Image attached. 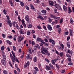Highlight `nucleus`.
<instances>
[{
    "mask_svg": "<svg viewBox=\"0 0 74 74\" xmlns=\"http://www.w3.org/2000/svg\"><path fill=\"white\" fill-rule=\"evenodd\" d=\"M5 60L4 59H3L1 60V63L3 65H5L6 64V62H5Z\"/></svg>",
    "mask_w": 74,
    "mask_h": 74,
    "instance_id": "nucleus-2",
    "label": "nucleus"
},
{
    "mask_svg": "<svg viewBox=\"0 0 74 74\" xmlns=\"http://www.w3.org/2000/svg\"><path fill=\"white\" fill-rule=\"evenodd\" d=\"M54 12L55 13H56V12H57V9H55L54 10Z\"/></svg>",
    "mask_w": 74,
    "mask_h": 74,
    "instance_id": "nucleus-64",
    "label": "nucleus"
},
{
    "mask_svg": "<svg viewBox=\"0 0 74 74\" xmlns=\"http://www.w3.org/2000/svg\"><path fill=\"white\" fill-rule=\"evenodd\" d=\"M25 20L26 21L28 22H29L30 20H29V17L28 15H27L25 17Z\"/></svg>",
    "mask_w": 74,
    "mask_h": 74,
    "instance_id": "nucleus-5",
    "label": "nucleus"
},
{
    "mask_svg": "<svg viewBox=\"0 0 74 74\" xmlns=\"http://www.w3.org/2000/svg\"><path fill=\"white\" fill-rule=\"evenodd\" d=\"M67 52L68 53H70L71 55H72V54H73V51H72V50L70 51V49H68L67 51Z\"/></svg>",
    "mask_w": 74,
    "mask_h": 74,
    "instance_id": "nucleus-10",
    "label": "nucleus"
},
{
    "mask_svg": "<svg viewBox=\"0 0 74 74\" xmlns=\"http://www.w3.org/2000/svg\"><path fill=\"white\" fill-rule=\"evenodd\" d=\"M42 13L43 14H45L47 12V11L45 10H42L41 11Z\"/></svg>",
    "mask_w": 74,
    "mask_h": 74,
    "instance_id": "nucleus-24",
    "label": "nucleus"
},
{
    "mask_svg": "<svg viewBox=\"0 0 74 74\" xmlns=\"http://www.w3.org/2000/svg\"><path fill=\"white\" fill-rule=\"evenodd\" d=\"M32 45H35V42H34V41H32Z\"/></svg>",
    "mask_w": 74,
    "mask_h": 74,
    "instance_id": "nucleus-48",
    "label": "nucleus"
},
{
    "mask_svg": "<svg viewBox=\"0 0 74 74\" xmlns=\"http://www.w3.org/2000/svg\"><path fill=\"white\" fill-rule=\"evenodd\" d=\"M68 13H71V9H70V8L69 7L68 8Z\"/></svg>",
    "mask_w": 74,
    "mask_h": 74,
    "instance_id": "nucleus-21",
    "label": "nucleus"
},
{
    "mask_svg": "<svg viewBox=\"0 0 74 74\" xmlns=\"http://www.w3.org/2000/svg\"><path fill=\"white\" fill-rule=\"evenodd\" d=\"M19 32L20 33V34H24V33L23 32V31L22 29H21L20 30Z\"/></svg>",
    "mask_w": 74,
    "mask_h": 74,
    "instance_id": "nucleus-22",
    "label": "nucleus"
},
{
    "mask_svg": "<svg viewBox=\"0 0 74 74\" xmlns=\"http://www.w3.org/2000/svg\"><path fill=\"white\" fill-rule=\"evenodd\" d=\"M20 3L21 6H24V5L25 4H24V3H23V2L22 1L20 2Z\"/></svg>",
    "mask_w": 74,
    "mask_h": 74,
    "instance_id": "nucleus-29",
    "label": "nucleus"
},
{
    "mask_svg": "<svg viewBox=\"0 0 74 74\" xmlns=\"http://www.w3.org/2000/svg\"><path fill=\"white\" fill-rule=\"evenodd\" d=\"M63 18L61 19L60 21V23H62L63 22Z\"/></svg>",
    "mask_w": 74,
    "mask_h": 74,
    "instance_id": "nucleus-42",
    "label": "nucleus"
},
{
    "mask_svg": "<svg viewBox=\"0 0 74 74\" xmlns=\"http://www.w3.org/2000/svg\"><path fill=\"white\" fill-rule=\"evenodd\" d=\"M49 67L51 68V69H54V67L53 66V65L51 64H49Z\"/></svg>",
    "mask_w": 74,
    "mask_h": 74,
    "instance_id": "nucleus-15",
    "label": "nucleus"
},
{
    "mask_svg": "<svg viewBox=\"0 0 74 74\" xmlns=\"http://www.w3.org/2000/svg\"><path fill=\"white\" fill-rule=\"evenodd\" d=\"M30 6L32 10H34V5H33L32 4L30 5Z\"/></svg>",
    "mask_w": 74,
    "mask_h": 74,
    "instance_id": "nucleus-26",
    "label": "nucleus"
},
{
    "mask_svg": "<svg viewBox=\"0 0 74 74\" xmlns=\"http://www.w3.org/2000/svg\"><path fill=\"white\" fill-rule=\"evenodd\" d=\"M34 69L36 71H39V70H38V68H37L36 67H34Z\"/></svg>",
    "mask_w": 74,
    "mask_h": 74,
    "instance_id": "nucleus-30",
    "label": "nucleus"
},
{
    "mask_svg": "<svg viewBox=\"0 0 74 74\" xmlns=\"http://www.w3.org/2000/svg\"><path fill=\"white\" fill-rule=\"evenodd\" d=\"M68 60L69 62H71V57L68 58Z\"/></svg>",
    "mask_w": 74,
    "mask_h": 74,
    "instance_id": "nucleus-63",
    "label": "nucleus"
},
{
    "mask_svg": "<svg viewBox=\"0 0 74 74\" xmlns=\"http://www.w3.org/2000/svg\"><path fill=\"white\" fill-rule=\"evenodd\" d=\"M44 44H45V45H46V46H48V44H47V43L45 42H44Z\"/></svg>",
    "mask_w": 74,
    "mask_h": 74,
    "instance_id": "nucleus-61",
    "label": "nucleus"
},
{
    "mask_svg": "<svg viewBox=\"0 0 74 74\" xmlns=\"http://www.w3.org/2000/svg\"><path fill=\"white\" fill-rule=\"evenodd\" d=\"M66 56L67 57H68L69 58H71V56H70V55L69 54H67L66 55Z\"/></svg>",
    "mask_w": 74,
    "mask_h": 74,
    "instance_id": "nucleus-57",
    "label": "nucleus"
},
{
    "mask_svg": "<svg viewBox=\"0 0 74 74\" xmlns=\"http://www.w3.org/2000/svg\"><path fill=\"white\" fill-rule=\"evenodd\" d=\"M64 33L65 34H66V35H68L69 34V32H65Z\"/></svg>",
    "mask_w": 74,
    "mask_h": 74,
    "instance_id": "nucleus-58",
    "label": "nucleus"
},
{
    "mask_svg": "<svg viewBox=\"0 0 74 74\" xmlns=\"http://www.w3.org/2000/svg\"><path fill=\"white\" fill-rule=\"evenodd\" d=\"M47 53V56H49L50 55V53H49V52L48 51L47 53Z\"/></svg>",
    "mask_w": 74,
    "mask_h": 74,
    "instance_id": "nucleus-46",
    "label": "nucleus"
},
{
    "mask_svg": "<svg viewBox=\"0 0 74 74\" xmlns=\"http://www.w3.org/2000/svg\"><path fill=\"white\" fill-rule=\"evenodd\" d=\"M25 8L26 10H27L28 11H29V7L27 5L25 6Z\"/></svg>",
    "mask_w": 74,
    "mask_h": 74,
    "instance_id": "nucleus-41",
    "label": "nucleus"
},
{
    "mask_svg": "<svg viewBox=\"0 0 74 74\" xmlns=\"http://www.w3.org/2000/svg\"><path fill=\"white\" fill-rule=\"evenodd\" d=\"M8 24L9 25L10 27H11L12 26V23L11 22V20H8L7 21Z\"/></svg>",
    "mask_w": 74,
    "mask_h": 74,
    "instance_id": "nucleus-4",
    "label": "nucleus"
},
{
    "mask_svg": "<svg viewBox=\"0 0 74 74\" xmlns=\"http://www.w3.org/2000/svg\"><path fill=\"white\" fill-rule=\"evenodd\" d=\"M22 36H18V41H19V42H21V41H22V40H23V37H22Z\"/></svg>",
    "mask_w": 74,
    "mask_h": 74,
    "instance_id": "nucleus-3",
    "label": "nucleus"
},
{
    "mask_svg": "<svg viewBox=\"0 0 74 74\" xmlns=\"http://www.w3.org/2000/svg\"><path fill=\"white\" fill-rule=\"evenodd\" d=\"M30 64V63L28 61L26 63V64L27 65V66H29V64Z\"/></svg>",
    "mask_w": 74,
    "mask_h": 74,
    "instance_id": "nucleus-50",
    "label": "nucleus"
},
{
    "mask_svg": "<svg viewBox=\"0 0 74 74\" xmlns=\"http://www.w3.org/2000/svg\"><path fill=\"white\" fill-rule=\"evenodd\" d=\"M15 24H16V22H15V21H14L13 22V23H12V25H13V26H14V27H15Z\"/></svg>",
    "mask_w": 74,
    "mask_h": 74,
    "instance_id": "nucleus-31",
    "label": "nucleus"
},
{
    "mask_svg": "<svg viewBox=\"0 0 74 74\" xmlns=\"http://www.w3.org/2000/svg\"><path fill=\"white\" fill-rule=\"evenodd\" d=\"M16 37H17V36L16 35L14 36V41H16Z\"/></svg>",
    "mask_w": 74,
    "mask_h": 74,
    "instance_id": "nucleus-36",
    "label": "nucleus"
},
{
    "mask_svg": "<svg viewBox=\"0 0 74 74\" xmlns=\"http://www.w3.org/2000/svg\"><path fill=\"white\" fill-rule=\"evenodd\" d=\"M15 59L16 58L15 57H12V64H14V63H15Z\"/></svg>",
    "mask_w": 74,
    "mask_h": 74,
    "instance_id": "nucleus-12",
    "label": "nucleus"
},
{
    "mask_svg": "<svg viewBox=\"0 0 74 74\" xmlns=\"http://www.w3.org/2000/svg\"><path fill=\"white\" fill-rule=\"evenodd\" d=\"M12 52L13 57H14V58H15V54L14 53V52H13V51H12Z\"/></svg>",
    "mask_w": 74,
    "mask_h": 74,
    "instance_id": "nucleus-43",
    "label": "nucleus"
},
{
    "mask_svg": "<svg viewBox=\"0 0 74 74\" xmlns=\"http://www.w3.org/2000/svg\"><path fill=\"white\" fill-rule=\"evenodd\" d=\"M16 47H15V46H13V49L14 50V51H15L16 50Z\"/></svg>",
    "mask_w": 74,
    "mask_h": 74,
    "instance_id": "nucleus-51",
    "label": "nucleus"
},
{
    "mask_svg": "<svg viewBox=\"0 0 74 74\" xmlns=\"http://www.w3.org/2000/svg\"><path fill=\"white\" fill-rule=\"evenodd\" d=\"M55 65H56V67H57V68H58V69H59V65L57 64H56Z\"/></svg>",
    "mask_w": 74,
    "mask_h": 74,
    "instance_id": "nucleus-62",
    "label": "nucleus"
},
{
    "mask_svg": "<svg viewBox=\"0 0 74 74\" xmlns=\"http://www.w3.org/2000/svg\"><path fill=\"white\" fill-rule=\"evenodd\" d=\"M44 40L45 42H48V40L47 39H44Z\"/></svg>",
    "mask_w": 74,
    "mask_h": 74,
    "instance_id": "nucleus-55",
    "label": "nucleus"
},
{
    "mask_svg": "<svg viewBox=\"0 0 74 74\" xmlns=\"http://www.w3.org/2000/svg\"><path fill=\"white\" fill-rule=\"evenodd\" d=\"M27 35H30V32L29 31H28L27 32Z\"/></svg>",
    "mask_w": 74,
    "mask_h": 74,
    "instance_id": "nucleus-52",
    "label": "nucleus"
},
{
    "mask_svg": "<svg viewBox=\"0 0 74 74\" xmlns=\"http://www.w3.org/2000/svg\"><path fill=\"white\" fill-rule=\"evenodd\" d=\"M30 55L29 54H28L27 55V57H26L27 59H30Z\"/></svg>",
    "mask_w": 74,
    "mask_h": 74,
    "instance_id": "nucleus-28",
    "label": "nucleus"
},
{
    "mask_svg": "<svg viewBox=\"0 0 74 74\" xmlns=\"http://www.w3.org/2000/svg\"><path fill=\"white\" fill-rule=\"evenodd\" d=\"M27 27L28 28H31L32 27V25L31 24H29V22H28L27 23Z\"/></svg>",
    "mask_w": 74,
    "mask_h": 74,
    "instance_id": "nucleus-6",
    "label": "nucleus"
},
{
    "mask_svg": "<svg viewBox=\"0 0 74 74\" xmlns=\"http://www.w3.org/2000/svg\"><path fill=\"white\" fill-rule=\"evenodd\" d=\"M70 22L71 23H74V21L73 20V19L71 18L70 19Z\"/></svg>",
    "mask_w": 74,
    "mask_h": 74,
    "instance_id": "nucleus-35",
    "label": "nucleus"
},
{
    "mask_svg": "<svg viewBox=\"0 0 74 74\" xmlns=\"http://www.w3.org/2000/svg\"><path fill=\"white\" fill-rule=\"evenodd\" d=\"M63 9L65 11H67V8L66 6V5H63Z\"/></svg>",
    "mask_w": 74,
    "mask_h": 74,
    "instance_id": "nucleus-11",
    "label": "nucleus"
},
{
    "mask_svg": "<svg viewBox=\"0 0 74 74\" xmlns=\"http://www.w3.org/2000/svg\"><path fill=\"white\" fill-rule=\"evenodd\" d=\"M60 44L62 48V51H63V48H64V46L63 45V44H62L61 42L60 43Z\"/></svg>",
    "mask_w": 74,
    "mask_h": 74,
    "instance_id": "nucleus-18",
    "label": "nucleus"
},
{
    "mask_svg": "<svg viewBox=\"0 0 74 74\" xmlns=\"http://www.w3.org/2000/svg\"><path fill=\"white\" fill-rule=\"evenodd\" d=\"M16 28H17L18 29H19V26H18V24L16 23Z\"/></svg>",
    "mask_w": 74,
    "mask_h": 74,
    "instance_id": "nucleus-44",
    "label": "nucleus"
},
{
    "mask_svg": "<svg viewBox=\"0 0 74 74\" xmlns=\"http://www.w3.org/2000/svg\"><path fill=\"white\" fill-rule=\"evenodd\" d=\"M68 65H69V66H72V65H73V63H72V62H70L68 63Z\"/></svg>",
    "mask_w": 74,
    "mask_h": 74,
    "instance_id": "nucleus-53",
    "label": "nucleus"
},
{
    "mask_svg": "<svg viewBox=\"0 0 74 74\" xmlns=\"http://www.w3.org/2000/svg\"><path fill=\"white\" fill-rule=\"evenodd\" d=\"M51 63L54 66L55 65V61H54V60H51Z\"/></svg>",
    "mask_w": 74,
    "mask_h": 74,
    "instance_id": "nucleus-37",
    "label": "nucleus"
},
{
    "mask_svg": "<svg viewBox=\"0 0 74 74\" xmlns=\"http://www.w3.org/2000/svg\"><path fill=\"white\" fill-rule=\"evenodd\" d=\"M53 60L54 61H55V62H56L57 61V60H59V59L57 58V59H55Z\"/></svg>",
    "mask_w": 74,
    "mask_h": 74,
    "instance_id": "nucleus-59",
    "label": "nucleus"
},
{
    "mask_svg": "<svg viewBox=\"0 0 74 74\" xmlns=\"http://www.w3.org/2000/svg\"><path fill=\"white\" fill-rule=\"evenodd\" d=\"M4 48H5V47H4V46L1 47V50H4Z\"/></svg>",
    "mask_w": 74,
    "mask_h": 74,
    "instance_id": "nucleus-47",
    "label": "nucleus"
},
{
    "mask_svg": "<svg viewBox=\"0 0 74 74\" xmlns=\"http://www.w3.org/2000/svg\"><path fill=\"white\" fill-rule=\"evenodd\" d=\"M34 62H37V57H35L34 58Z\"/></svg>",
    "mask_w": 74,
    "mask_h": 74,
    "instance_id": "nucleus-27",
    "label": "nucleus"
},
{
    "mask_svg": "<svg viewBox=\"0 0 74 74\" xmlns=\"http://www.w3.org/2000/svg\"><path fill=\"white\" fill-rule=\"evenodd\" d=\"M45 69L47 70L48 71L51 70V68L50 67L48 66V65H47L45 67Z\"/></svg>",
    "mask_w": 74,
    "mask_h": 74,
    "instance_id": "nucleus-7",
    "label": "nucleus"
},
{
    "mask_svg": "<svg viewBox=\"0 0 74 74\" xmlns=\"http://www.w3.org/2000/svg\"><path fill=\"white\" fill-rule=\"evenodd\" d=\"M58 33L59 34H60V32H61V30H62V29H61V28H59L58 29Z\"/></svg>",
    "mask_w": 74,
    "mask_h": 74,
    "instance_id": "nucleus-38",
    "label": "nucleus"
},
{
    "mask_svg": "<svg viewBox=\"0 0 74 74\" xmlns=\"http://www.w3.org/2000/svg\"><path fill=\"white\" fill-rule=\"evenodd\" d=\"M6 42L7 43H8V44H9V45H11V44H12L11 42L9 40H7Z\"/></svg>",
    "mask_w": 74,
    "mask_h": 74,
    "instance_id": "nucleus-20",
    "label": "nucleus"
},
{
    "mask_svg": "<svg viewBox=\"0 0 74 74\" xmlns=\"http://www.w3.org/2000/svg\"><path fill=\"white\" fill-rule=\"evenodd\" d=\"M50 16L51 18H53V19L55 18V16L53 14H50Z\"/></svg>",
    "mask_w": 74,
    "mask_h": 74,
    "instance_id": "nucleus-13",
    "label": "nucleus"
},
{
    "mask_svg": "<svg viewBox=\"0 0 74 74\" xmlns=\"http://www.w3.org/2000/svg\"><path fill=\"white\" fill-rule=\"evenodd\" d=\"M3 13H4V14H5V15L7 14V12H5V10L4 9L3 10Z\"/></svg>",
    "mask_w": 74,
    "mask_h": 74,
    "instance_id": "nucleus-49",
    "label": "nucleus"
},
{
    "mask_svg": "<svg viewBox=\"0 0 74 74\" xmlns=\"http://www.w3.org/2000/svg\"><path fill=\"white\" fill-rule=\"evenodd\" d=\"M55 21H58L60 19V17H56L54 18Z\"/></svg>",
    "mask_w": 74,
    "mask_h": 74,
    "instance_id": "nucleus-19",
    "label": "nucleus"
},
{
    "mask_svg": "<svg viewBox=\"0 0 74 74\" xmlns=\"http://www.w3.org/2000/svg\"><path fill=\"white\" fill-rule=\"evenodd\" d=\"M2 56H3V59H5V60H7V59H6V57L5 55L3 54L2 55Z\"/></svg>",
    "mask_w": 74,
    "mask_h": 74,
    "instance_id": "nucleus-17",
    "label": "nucleus"
},
{
    "mask_svg": "<svg viewBox=\"0 0 74 74\" xmlns=\"http://www.w3.org/2000/svg\"><path fill=\"white\" fill-rule=\"evenodd\" d=\"M51 42L53 44H55V41L53 40H52Z\"/></svg>",
    "mask_w": 74,
    "mask_h": 74,
    "instance_id": "nucleus-54",
    "label": "nucleus"
},
{
    "mask_svg": "<svg viewBox=\"0 0 74 74\" xmlns=\"http://www.w3.org/2000/svg\"><path fill=\"white\" fill-rule=\"evenodd\" d=\"M49 19V23H51L52 22V19L50 18H48Z\"/></svg>",
    "mask_w": 74,
    "mask_h": 74,
    "instance_id": "nucleus-33",
    "label": "nucleus"
},
{
    "mask_svg": "<svg viewBox=\"0 0 74 74\" xmlns=\"http://www.w3.org/2000/svg\"><path fill=\"white\" fill-rule=\"evenodd\" d=\"M63 55V52H61L60 53V56H62Z\"/></svg>",
    "mask_w": 74,
    "mask_h": 74,
    "instance_id": "nucleus-45",
    "label": "nucleus"
},
{
    "mask_svg": "<svg viewBox=\"0 0 74 74\" xmlns=\"http://www.w3.org/2000/svg\"><path fill=\"white\" fill-rule=\"evenodd\" d=\"M41 49L42 50V51H43L44 52H45V53H47V52H48V49L47 48H44L43 47H41Z\"/></svg>",
    "mask_w": 74,
    "mask_h": 74,
    "instance_id": "nucleus-1",
    "label": "nucleus"
},
{
    "mask_svg": "<svg viewBox=\"0 0 74 74\" xmlns=\"http://www.w3.org/2000/svg\"><path fill=\"white\" fill-rule=\"evenodd\" d=\"M21 22L22 23V25H23L24 24H25V21L23 20H21Z\"/></svg>",
    "mask_w": 74,
    "mask_h": 74,
    "instance_id": "nucleus-60",
    "label": "nucleus"
},
{
    "mask_svg": "<svg viewBox=\"0 0 74 74\" xmlns=\"http://www.w3.org/2000/svg\"><path fill=\"white\" fill-rule=\"evenodd\" d=\"M49 4H50V5H51V6H53V3H53V2L52 1H49Z\"/></svg>",
    "mask_w": 74,
    "mask_h": 74,
    "instance_id": "nucleus-14",
    "label": "nucleus"
},
{
    "mask_svg": "<svg viewBox=\"0 0 74 74\" xmlns=\"http://www.w3.org/2000/svg\"><path fill=\"white\" fill-rule=\"evenodd\" d=\"M35 47H37V48H38V49H40V45H39L38 44H37L35 45Z\"/></svg>",
    "mask_w": 74,
    "mask_h": 74,
    "instance_id": "nucleus-23",
    "label": "nucleus"
},
{
    "mask_svg": "<svg viewBox=\"0 0 74 74\" xmlns=\"http://www.w3.org/2000/svg\"><path fill=\"white\" fill-rule=\"evenodd\" d=\"M47 28L48 30L50 31H51V30H52V27L50 25H47Z\"/></svg>",
    "mask_w": 74,
    "mask_h": 74,
    "instance_id": "nucleus-8",
    "label": "nucleus"
},
{
    "mask_svg": "<svg viewBox=\"0 0 74 74\" xmlns=\"http://www.w3.org/2000/svg\"><path fill=\"white\" fill-rule=\"evenodd\" d=\"M3 73L4 74H8L7 71L6 70H4L3 71Z\"/></svg>",
    "mask_w": 74,
    "mask_h": 74,
    "instance_id": "nucleus-39",
    "label": "nucleus"
},
{
    "mask_svg": "<svg viewBox=\"0 0 74 74\" xmlns=\"http://www.w3.org/2000/svg\"><path fill=\"white\" fill-rule=\"evenodd\" d=\"M41 39L39 37H38L36 39V41H38L39 42L41 40Z\"/></svg>",
    "mask_w": 74,
    "mask_h": 74,
    "instance_id": "nucleus-40",
    "label": "nucleus"
},
{
    "mask_svg": "<svg viewBox=\"0 0 74 74\" xmlns=\"http://www.w3.org/2000/svg\"><path fill=\"white\" fill-rule=\"evenodd\" d=\"M66 45H67V47H68V48H70V43L69 42H67L66 43Z\"/></svg>",
    "mask_w": 74,
    "mask_h": 74,
    "instance_id": "nucleus-32",
    "label": "nucleus"
},
{
    "mask_svg": "<svg viewBox=\"0 0 74 74\" xmlns=\"http://www.w3.org/2000/svg\"><path fill=\"white\" fill-rule=\"evenodd\" d=\"M37 28L38 29H39V30H41V29H42V28H41V27L40 26V25H38L37 26Z\"/></svg>",
    "mask_w": 74,
    "mask_h": 74,
    "instance_id": "nucleus-34",
    "label": "nucleus"
},
{
    "mask_svg": "<svg viewBox=\"0 0 74 74\" xmlns=\"http://www.w3.org/2000/svg\"><path fill=\"white\" fill-rule=\"evenodd\" d=\"M55 7H56V8H57L58 10H59V9H60V8H61L60 7V6L59 5L57 4H56L55 5Z\"/></svg>",
    "mask_w": 74,
    "mask_h": 74,
    "instance_id": "nucleus-9",
    "label": "nucleus"
},
{
    "mask_svg": "<svg viewBox=\"0 0 74 74\" xmlns=\"http://www.w3.org/2000/svg\"><path fill=\"white\" fill-rule=\"evenodd\" d=\"M9 2L10 3V5H11V6H13V3H12V1L11 0H9Z\"/></svg>",
    "mask_w": 74,
    "mask_h": 74,
    "instance_id": "nucleus-25",
    "label": "nucleus"
},
{
    "mask_svg": "<svg viewBox=\"0 0 74 74\" xmlns=\"http://www.w3.org/2000/svg\"><path fill=\"white\" fill-rule=\"evenodd\" d=\"M9 63L10 65V66H11V67L12 68V64H11V62L10 61H9Z\"/></svg>",
    "mask_w": 74,
    "mask_h": 74,
    "instance_id": "nucleus-56",
    "label": "nucleus"
},
{
    "mask_svg": "<svg viewBox=\"0 0 74 74\" xmlns=\"http://www.w3.org/2000/svg\"><path fill=\"white\" fill-rule=\"evenodd\" d=\"M69 32L71 36H73V31L71 29H69Z\"/></svg>",
    "mask_w": 74,
    "mask_h": 74,
    "instance_id": "nucleus-16",
    "label": "nucleus"
}]
</instances>
